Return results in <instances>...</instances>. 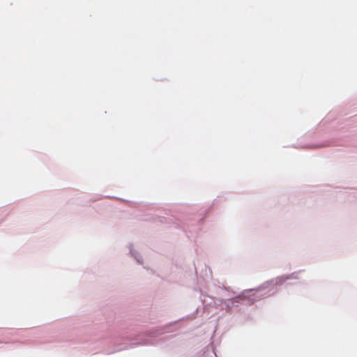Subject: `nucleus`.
Here are the masks:
<instances>
[{
    "instance_id": "f257e3e1",
    "label": "nucleus",
    "mask_w": 357,
    "mask_h": 357,
    "mask_svg": "<svg viewBox=\"0 0 357 357\" xmlns=\"http://www.w3.org/2000/svg\"><path fill=\"white\" fill-rule=\"evenodd\" d=\"M242 298L241 296H238V297H236L234 298V300L236 301V302H238L240 300H241Z\"/></svg>"
}]
</instances>
